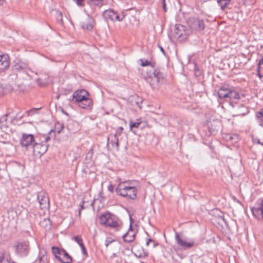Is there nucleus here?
<instances>
[{
    "instance_id": "1",
    "label": "nucleus",
    "mask_w": 263,
    "mask_h": 263,
    "mask_svg": "<svg viewBox=\"0 0 263 263\" xmlns=\"http://www.w3.org/2000/svg\"><path fill=\"white\" fill-rule=\"evenodd\" d=\"M69 100L83 109H90L93 105L92 100L89 98V93L85 89L75 91Z\"/></svg>"
},
{
    "instance_id": "2",
    "label": "nucleus",
    "mask_w": 263,
    "mask_h": 263,
    "mask_svg": "<svg viewBox=\"0 0 263 263\" xmlns=\"http://www.w3.org/2000/svg\"><path fill=\"white\" fill-rule=\"evenodd\" d=\"M100 224L105 227H108L116 231H120L123 226L121 220L116 215L107 212L100 216Z\"/></svg>"
},
{
    "instance_id": "3",
    "label": "nucleus",
    "mask_w": 263,
    "mask_h": 263,
    "mask_svg": "<svg viewBox=\"0 0 263 263\" xmlns=\"http://www.w3.org/2000/svg\"><path fill=\"white\" fill-rule=\"evenodd\" d=\"M133 181L120 182L115 191L118 195L128 199L135 200L137 198V189L133 186Z\"/></svg>"
},
{
    "instance_id": "4",
    "label": "nucleus",
    "mask_w": 263,
    "mask_h": 263,
    "mask_svg": "<svg viewBox=\"0 0 263 263\" xmlns=\"http://www.w3.org/2000/svg\"><path fill=\"white\" fill-rule=\"evenodd\" d=\"M145 80L149 84L153 89L158 88L164 82V76L159 69H152L144 77Z\"/></svg>"
},
{
    "instance_id": "5",
    "label": "nucleus",
    "mask_w": 263,
    "mask_h": 263,
    "mask_svg": "<svg viewBox=\"0 0 263 263\" xmlns=\"http://www.w3.org/2000/svg\"><path fill=\"white\" fill-rule=\"evenodd\" d=\"M187 23L189 27L193 31L200 32L205 28L203 20L198 17H190L187 21Z\"/></svg>"
},
{
    "instance_id": "6",
    "label": "nucleus",
    "mask_w": 263,
    "mask_h": 263,
    "mask_svg": "<svg viewBox=\"0 0 263 263\" xmlns=\"http://www.w3.org/2000/svg\"><path fill=\"white\" fill-rule=\"evenodd\" d=\"M35 141L33 135L23 133L20 139V144L22 148L28 149L32 148Z\"/></svg>"
},
{
    "instance_id": "7",
    "label": "nucleus",
    "mask_w": 263,
    "mask_h": 263,
    "mask_svg": "<svg viewBox=\"0 0 263 263\" xmlns=\"http://www.w3.org/2000/svg\"><path fill=\"white\" fill-rule=\"evenodd\" d=\"M189 35V31L186 27L181 24H177L175 26L174 37L179 42L185 40Z\"/></svg>"
},
{
    "instance_id": "8",
    "label": "nucleus",
    "mask_w": 263,
    "mask_h": 263,
    "mask_svg": "<svg viewBox=\"0 0 263 263\" xmlns=\"http://www.w3.org/2000/svg\"><path fill=\"white\" fill-rule=\"evenodd\" d=\"M175 240L178 248L180 250H185L190 249L195 246V242L193 239L186 241L183 239L178 233H175Z\"/></svg>"
},
{
    "instance_id": "9",
    "label": "nucleus",
    "mask_w": 263,
    "mask_h": 263,
    "mask_svg": "<svg viewBox=\"0 0 263 263\" xmlns=\"http://www.w3.org/2000/svg\"><path fill=\"white\" fill-rule=\"evenodd\" d=\"M230 105L233 108V117L243 116L249 112L248 108L242 104H238L237 103L234 104L233 102H231Z\"/></svg>"
},
{
    "instance_id": "10",
    "label": "nucleus",
    "mask_w": 263,
    "mask_h": 263,
    "mask_svg": "<svg viewBox=\"0 0 263 263\" xmlns=\"http://www.w3.org/2000/svg\"><path fill=\"white\" fill-rule=\"evenodd\" d=\"M212 216L211 220L221 226L226 223L223 213L219 209H213L210 213Z\"/></svg>"
},
{
    "instance_id": "11",
    "label": "nucleus",
    "mask_w": 263,
    "mask_h": 263,
    "mask_svg": "<svg viewBox=\"0 0 263 263\" xmlns=\"http://www.w3.org/2000/svg\"><path fill=\"white\" fill-rule=\"evenodd\" d=\"M16 254L20 257L26 256L29 253V246L28 242H19L14 246Z\"/></svg>"
},
{
    "instance_id": "12",
    "label": "nucleus",
    "mask_w": 263,
    "mask_h": 263,
    "mask_svg": "<svg viewBox=\"0 0 263 263\" xmlns=\"http://www.w3.org/2000/svg\"><path fill=\"white\" fill-rule=\"evenodd\" d=\"M251 211L256 218L263 219V198L258 199V202L256 203L253 207L251 208Z\"/></svg>"
},
{
    "instance_id": "13",
    "label": "nucleus",
    "mask_w": 263,
    "mask_h": 263,
    "mask_svg": "<svg viewBox=\"0 0 263 263\" xmlns=\"http://www.w3.org/2000/svg\"><path fill=\"white\" fill-rule=\"evenodd\" d=\"M48 146L43 142L39 143L35 141L31 149L34 155L41 156L47 152Z\"/></svg>"
},
{
    "instance_id": "14",
    "label": "nucleus",
    "mask_w": 263,
    "mask_h": 263,
    "mask_svg": "<svg viewBox=\"0 0 263 263\" xmlns=\"http://www.w3.org/2000/svg\"><path fill=\"white\" fill-rule=\"evenodd\" d=\"M37 199L40 203L41 209H44L49 207V199L47 193L43 191L37 194Z\"/></svg>"
},
{
    "instance_id": "15",
    "label": "nucleus",
    "mask_w": 263,
    "mask_h": 263,
    "mask_svg": "<svg viewBox=\"0 0 263 263\" xmlns=\"http://www.w3.org/2000/svg\"><path fill=\"white\" fill-rule=\"evenodd\" d=\"M103 16L106 20H110L112 21H121L124 17V16H121L118 14V13L114 11L113 10L108 9L105 10L103 13Z\"/></svg>"
},
{
    "instance_id": "16",
    "label": "nucleus",
    "mask_w": 263,
    "mask_h": 263,
    "mask_svg": "<svg viewBox=\"0 0 263 263\" xmlns=\"http://www.w3.org/2000/svg\"><path fill=\"white\" fill-rule=\"evenodd\" d=\"M110 144L111 145V148L116 149L118 151L119 149V139L117 134H110L107 138V146L110 148Z\"/></svg>"
},
{
    "instance_id": "17",
    "label": "nucleus",
    "mask_w": 263,
    "mask_h": 263,
    "mask_svg": "<svg viewBox=\"0 0 263 263\" xmlns=\"http://www.w3.org/2000/svg\"><path fill=\"white\" fill-rule=\"evenodd\" d=\"M39 77L36 79V83L40 87H45L49 84V76L45 72L40 71L39 73H36Z\"/></svg>"
},
{
    "instance_id": "18",
    "label": "nucleus",
    "mask_w": 263,
    "mask_h": 263,
    "mask_svg": "<svg viewBox=\"0 0 263 263\" xmlns=\"http://www.w3.org/2000/svg\"><path fill=\"white\" fill-rule=\"evenodd\" d=\"M9 64V57L8 54L0 55V73L8 69Z\"/></svg>"
},
{
    "instance_id": "19",
    "label": "nucleus",
    "mask_w": 263,
    "mask_h": 263,
    "mask_svg": "<svg viewBox=\"0 0 263 263\" xmlns=\"http://www.w3.org/2000/svg\"><path fill=\"white\" fill-rule=\"evenodd\" d=\"M136 233L134 231L132 228V223L130 224L129 229L125 234H124L122 237L124 239V241L127 242H131L133 241L135 239Z\"/></svg>"
},
{
    "instance_id": "20",
    "label": "nucleus",
    "mask_w": 263,
    "mask_h": 263,
    "mask_svg": "<svg viewBox=\"0 0 263 263\" xmlns=\"http://www.w3.org/2000/svg\"><path fill=\"white\" fill-rule=\"evenodd\" d=\"M94 24V19L89 16H88L86 21L81 22V26L88 30H91L93 27Z\"/></svg>"
},
{
    "instance_id": "21",
    "label": "nucleus",
    "mask_w": 263,
    "mask_h": 263,
    "mask_svg": "<svg viewBox=\"0 0 263 263\" xmlns=\"http://www.w3.org/2000/svg\"><path fill=\"white\" fill-rule=\"evenodd\" d=\"M230 99V102H233L234 104L237 103L236 101L239 100L240 97V93L235 90H230L228 98Z\"/></svg>"
},
{
    "instance_id": "22",
    "label": "nucleus",
    "mask_w": 263,
    "mask_h": 263,
    "mask_svg": "<svg viewBox=\"0 0 263 263\" xmlns=\"http://www.w3.org/2000/svg\"><path fill=\"white\" fill-rule=\"evenodd\" d=\"M15 64L13 67L14 71H20L25 69L27 67V64L19 60H15Z\"/></svg>"
},
{
    "instance_id": "23",
    "label": "nucleus",
    "mask_w": 263,
    "mask_h": 263,
    "mask_svg": "<svg viewBox=\"0 0 263 263\" xmlns=\"http://www.w3.org/2000/svg\"><path fill=\"white\" fill-rule=\"evenodd\" d=\"M220 127V123L218 121H213L209 125V130L211 134H216Z\"/></svg>"
},
{
    "instance_id": "24",
    "label": "nucleus",
    "mask_w": 263,
    "mask_h": 263,
    "mask_svg": "<svg viewBox=\"0 0 263 263\" xmlns=\"http://www.w3.org/2000/svg\"><path fill=\"white\" fill-rule=\"evenodd\" d=\"M230 89H228L226 86H222L219 88L218 91V95L220 98H228L229 93Z\"/></svg>"
},
{
    "instance_id": "25",
    "label": "nucleus",
    "mask_w": 263,
    "mask_h": 263,
    "mask_svg": "<svg viewBox=\"0 0 263 263\" xmlns=\"http://www.w3.org/2000/svg\"><path fill=\"white\" fill-rule=\"evenodd\" d=\"M255 120L257 124L263 127V107L256 112Z\"/></svg>"
},
{
    "instance_id": "26",
    "label": "nucleus",
    "mask_w": 263,
    "mask_h": 263,
    "mask_svg": "<svg viewBox=\"0 0 263 263\" xmlns=\"http://www.w3.org/2000/svg\"><path fill=\"white\" fill-rule=\"evenodd\" d=\"M38 259V263H49V261L48 256L45 251H40Z\"/></svg>"
},
{
    "instance_id": "27",
    "label": "nucleus",
    "mask_w": 263,
    "mask_h": 263,
    "mask_svg": "<svg viewBox=\"0 0 263 263\" xmlns=\"http://www.w3.org/2000/svg\"><path fill=\"white\" fill-rule=\"evenodd\" d=\"M64 251L63 249H60L57 247H52V252L54 254L55 257L58 259L59 260L61 258L63 252Z\"/></svg>"
},
{
    "instance_id": "28",
    "label": "nucleus",
    "mask_w": 263,
    "mask_h": 263,
    "mask_svg": "<svg viewBox=\"0 0 263 263\" xmlns=\"http://www.w3.org/2000/svg\"><path fill=\"white\" fill-rule=\"evenodd\" d=\"M221 10L227 8L232 0H216Z\"/></svg>"
},
{
    "instance_id": "29",
    "label": "nucleus",
    "mask_w": 263,
    "mask_h": 263,
    "mask_svg": "<svg viewBox=\"0 0 263 263\" xmlns=\"http://www.w3.org/2000/svg\"><path fill=\"white\" fill-rule=\"evenodd\" d=\"M132 102L133 104L135 103L139 108H141V104L142 103V99L138 96L135 95L132 97Z\"/></svg>"
},
{
    "instance_id": "30",
    "label": "nucleus",
    "mask_w": 263,
    "mask_h": 263,
    "mask_svg": "<svg viewBox=\"0 0 263 263\" xmlns=\"http://www.w3.org/2000/svg\"><path fill=\"white\" fill-rule=\"evenodd\" d=\"M42 224L46 230H50L51 229L52 221L49 218H45L42 222Z\"/></svg>"
},
{
    "instance_id": "31",
    "label": "nucleus",
    "mask_w": 263,
    "mask_h": 263,
    "mask_svg": "<svg viewBox=\"0 0 263 263\" xmlns=\"http://www.w3.org/2000/svg\"><path fill=\"white\" fill-rule=\"evenodd\" d=\"M78 6H82L84 0H73ZM94 5L99 6L102 3L103 0H90Z\"/></svg>"
},
{
    "instance_id": "32",
    "label": "nucleus",
    "mask_w": 263,
    "mask_h": 263,
    "mask_svg": "<svg viewBox=\"0 0 263 263\" xmlns=\"http://www.w3.org/2000/svg\"><path fill=\"white\" fill-rule=\"evenodd\" d=\"M55 16L56 17L57 21L58 23L62 24L63 23L62 13L59 10H56Z\"/></svg>"
},
{
    "instance_id": "33",
    "label": "nucleus",
    "mask_w": 263,
    "mask_h": 263,
    "mask_svg": "<svg viewBox=\"0 0 263 263\" xmlns=\"http://www.w3.org/2000/svg\"><path fill=\"white\" fill-rule=\"evenodd\" d=\"M8 114H7L5 116L0 118V127L2 128L3 126L8 127V125L7 123Z\"/></svg>"
},
{
    "instance_id": "34",
    "label": "nucleus",
    "mask_w": 263,
    "mask_h": 263,
    "mask_svg": "<svg viewBox=\"0 0 263 263\" xmlns=\"http://www.w3.org/2000/svg\"><path fill=\"white\" fill-rule=\"evenodd\" d=\"M141 123V122L140 121V119H137L136 122L130 121L129 127L130 129L132 130L133 128H138Z\"/></svg>"
},
{
    "instance_id": "35",
    "label": "nucleus",
    "mask_w": 263,
    "mask_h": 263,
    "mask_svg": "<svg viewBox=\"0 0 263 263\" xmlns=\"http://www.w3.org/2000/svg\"><path fill=\"white\" fill-rule=\"evenodd\" d=\"M140 61L141 62V65L142 66L145 67V66H151V67L153 68V69H154V65L153 63H152L145 59H141Z\"/></svg>"
},
{
    "instance_id": "36",
    "label": "nucleus",
    "mask_w": 263,
    "mask_h": 263,
    "mask_svg": "<svg viewBox=\"0 0 263 263\" xmlns=\"http://www.w3.org/2000/svg\"><path fill=\"white\" fill-rule=\"evenodd\" d=\"M93 155V149L91 148L86 154L85 159L87 161V162H89L92 160Z\"/></svg>"
},
{
    "instance_id": "37",
    "label": "nucleus",
    "mask_w": 263,
    "mask_h": 263,
    "mask_svg": "<svg viewBox=\"0 0 263 263\" xmlns=\"http://www.w3.org/2000/svg\"><path fill=\"white\" fill-rule=\"evenodd\" d=\"M55 128L58 133H60L64 128V124L59 122L55 123Z\"/></svg>"
},
{
    "instance_id": "38",
    "label": "nucleus",
    "mask_w": 263,
    "mask_h": 263,
    "mask_svg": "<svg viewBox=\"0 0 263 263\" xmlns=\"http://www.w3.org/2000/svg\"><path fill=\"white\" fill-rule=\"evenodd\" d=\"M59 261L62 263H71L72 261V259L71 256L64 257V258L61 257Z\"/></svg>"
},
{
    "instance_id": "39",
    "label": "nucleus",
    "mask_w": 263,
    "mask_h": 263,
    "mask_svg": "<svg viewBox=\"0 0 263 263\" xmlns=\"http://www.w3.org/2000/svg\"><path fill=\"white\" fill-rule=\"evenodd\" d=\"M135 255L139 258H144L147 256L148 253L143 250L141 252H139V254H135Z\"/></svg>"
},
{
    "instance_id": "40",
    "label": "nucleus",
    "mask_w": 263,
    "mask_h": 263,
    "mask_svg": "<svg viewBox=\"0 0 263 263\" xmlns=\"http://www.w3.org/2000/svg\"><path fill=\"white\" fill-rule=\"evenodd\" d=\"M72 239H73L76 242H77L79 244V245H80V244L83 242L81 237L79 235L75 236L72 238Z\"/></svg>"
},
{
    "instance_id": "41",
    "label": "nucleus",
    "mask_w": 263,
    "mask_h": 263,
    "mask_svg": "<svg viewBox=\"0 0 263 263\" xmlns=\"http://www.w3.org/2000/svg\"><path fill=\"white\" fill-rule=\"evenodd\" d=\"M114 240L112 239L110 237H107L105 242V245L106 247H107L109 244H110L112 242H113Z\"/></svg>"
},
{
    "instance_id": "42",
    "label": "nucleus",
    "mask_w": 263,
    "mask_h": 263,
    "mask_svg": "<svg viewBox=\"0 0 263 263\" xmlns=\"http://www.w3.org/2000/svg\"><path fill=\"white\" fill-rule=\"evenodd\" d=\"M253 142L254 144H260L263 146V141H261L259 139L254 138L253 139Z\"/></svg>"
},
{
    "instance_id": "43",
    "label": "nucleus",
    "mask_w": 263,
    "mask_h": 263,
    "mask_svg": "<svg viewBox=\"0 0 263 263\" xmlns=\"http://www.w3.org/2000/svg\"><path fill=\"white\" fill-rule=\"evenodd\" d=\"M36 110V109L35 108H33L29 110H27L26 111H25L24 116H25V115H27V116L32 115V114L35 112Z\"/></svg>"
},
{
    "instance_id": "44",
    "label": "nucleus",
    "mask_w": 263,
    "mask_h": 263,
    "mask_svg": "<svg viewBox=\"0 0 263 263\" xmlns=\"http://www.w3.org/2000/svg\"><path fill=\"white\" fill-rule=\"evenodd\" d=\"M52 132H53L52 130H51L50 132L48 133V135L45 136V140L44 142L47 143L48 141L50 140V137L49 135H50Z\"/></svg>"
},
{
    "instance_id": "45",
    "label": "nucleus",
    "mask_w": 263,
    "mask_h": 263,
    "mask_svg": "<svg viewBox=\"0 0 263 263\" xmlns=\"http://www.w3.org/2000/svg\"><path fill=\"white\" fill-rule=\"evenodd\" d=\"M84 203H85V201H82L80 203V209H79V216H80L81 215V211L82 210H83L84 208Z\"/></svg>"
},
{
    "instance_id": "46",
    "label": "nucleus",
    "mask_w": 263,
    "mask_h": 263,
    "mask_svg": "<svg viewBox=\"0 0 263 263\" xmlns=\"http://www.w3.org/2000/svg\"><path fill=\"white\" fill-rule=\"evenodd\" d=\"M108 190L111 193H113L114 191L115 187L114 185L110 184L107 187Z\"/></svg>"
},
{
    "instance_id": "47",
    "label": "nucleus",
    "mask_w": 263,
    "mask_h": 263,
    "mask_svg": "<svg viewBox=\"0 0 263 263\" xmlns=\"http://www.w3.org/2000/svg\"><path fill=\"white\" fill-rule=\"evenodd\" d=\"M161 3L162 5V8L164 12L166 11L165 0H161Z\"/></svg>"
},
{
    "instance_id": "48",
    "label": "nucleus",
    "mask_w": 263,
    "mask_h": 263,
    "mask_svg": "<svg viewBox=\"0 0 263 263\" xmlns=\"http://www.w3.org/2000/svg\"><path fill=\"white\" fill-rule=\"evenodd\" d=\"M151 242H153V246H154V247H155L156 246L154 240H153L151 238H149V239H147V241H146V246H148Z\"/></svg>"
},
{
    "instance_id": "49",
    "label": "nucleus",
    "mask_w": 263,
    "mask_h": 263,
    "mask_svg": "<svg viewBox=\"0 0 263 263\" xmlns=\"http://www.w3.org/2000/svg\"><path fill=\"white\" fill-rule=\"evenodd\" d=\"M70 125H71L70 123H69V124H68L67 125V129H68L69 132H70L71 133H76V132H77V130H74V129H71V127H70Z\"/></svg>"
},
{
    "instance_id": "50",
    "label": "nucleus",
    "mask_w": 263,
    "mask_h": 263,
    "mask_svg": "<svg viewBox=\"0 0 263 263\" xmlns=\"http://www.w3.org/2000/svg\"><path fill=\"white\" fill-rule=\"evenodd\" d=\"M62 252H63L62 256V258H64V257H70L71 256L69 255V254L64 249V251H62Z\"/></svg>"
},
{
    "instance_id": "51",
    "label": "nucleus",
    "mask_w": 263,
    "mask_h": 263,
    "mask_svg": "<svg viewBox=\"0 0 263 263\" xmlns=\"http://www.w3.org/2000/svg\"><path fill=\"white\" fill-rule=\"evenodd\" d=\"M263 64V57L259 59L258 63V68L259 69L261 65Z\"/></svg>"
},
{
    "instance_id": "52",
    "label": "nucleus",
    "mask_w": 263,
    "mask_h": 263,
    "mask_svg": "<svg viewBox=\"0 0 263 263\" xmlns=\"http://www.w3.org/2000/svg\"><path fill=\"white\" fill-rule=\"evenodd\" d=\"M122 130H123V128L122 127H120L118 128L116 133L117 134V136L120 135V133L122 132Z\"/></svg>"
},
{
    "instance_id": "53",
    "label": "nucleus",
    "mask_w": 263,
    "mask_h": 263,
    "mask_svg": "<svg viewBox=\"0 0 263 263\" xmlns=\"http://www.w3.org/2000/svg\"><path fill=\"white\" fill-rule=\"evenodd\" d=\"M82 251L83 254L84 255H86L87 254V250H86V249L85 247H84V248H83V249H82Z\"/></svg>"
},
{
    "instance_id": "54",
    "label": "nucleus",
    "mask_w": 263,
    "mask_h": 263,
    "mask_svg": "<svg viewBox=\"0 0 263 263\" xmlns=\"http://www.w3.org/2000/svg\"><path fill=\"white\" fill-rule=\"evenodd\" d=\"M159 47L160 50H161V52H162L164 54H165V51H164V50L162 46H160V45H159Z\"/></svg>"
},
{
    "instance_id": "55",
    "label": "nucleus",
    "mask_w": 263,
    "mask_h": 263,
    "mask_svg": "<svg viewBox=\"0 0 263 263\" xmlns=\"http://www.w3.org/2000/svg\"><path fill=\"white\" fill-rule=\"evenodd\" d=\"M79 246H80V247H81V249H82L83 248H84V247H85V246H84V243H83V242H82V243L80 244V245H79Z\"/></svg>"
},
{
    "instance_id": "56",
    "label": "nucleus",
    "mask_w": 263,
    "mask_h": 263,
    "mask_svg": "<svg viewBox=\"0 0 263 263\" xmlns=\"http://www.w3.org/2000/svg\"><path fill=\"white\" fill-rule=\"evenodd\" d=\"M258 76L260 78V79H261V78L262 77V76L259 72H258Z\"/></svg>"
},
{
    "instance_id": "57",
    "label": "nucleus",
    "mask_w": 263,
    "mask_h": 263,
    "mask_svg": "<svg viewBox=\"0 0 263 263\" xmlns=\"http://www.w3.org/2000/svg\"><path fill=\"white\" fill-rule=\"evenodd\" d=\"M17 114H16V115H15V116L13 117H12V120L16 119L17 118Z\"/></svg>"
},
{
    "instance_id": "58",
    "label": "nucleus",
    "mask_w": 263,
    "mask_h": 263,
    "mask_svg": "<svg viewBox=\"0 0 263 263\" xmlns=\"http://www.w3.org/2000/svg\"><path fill=\"white\" fill-rule=\"evenodd\" d=\"M4 0H0V5L3 4Z\"/></svg>"
},
{
    "instance_id": "59",
    "label": "nucleus",
    "mask_w": 263,
    "mask_h": 263,
    "mask_svg": "<svg viewBox=\"0 0 263 263\" xmlns=\"http://www.w3.org/2000/svg\"><path fill=\"white\" fill-rule=\"evenodd\" d=\"M59 98H60V96H59V95H58V96H57V98L58 99H59Z\"/></svg>"
},
{
    "instance_id": "60",
    "label": "nucleus",
    "mask_w": 263,
    "mask_h": 263,
    "mask_svg": "<svg viewBox=\"0 0 263 263\" xmlns=\"http://www.w3.org/2000/svg\"><path fill=\"white\" fill-rule=\"evenodd\" d=\"M232 139V137L231 136H229V139L231 140Z\"/></svg>"
},
{
    "instance_id": "61",
    "label": "nucleus",
    "mask_w": 263,
    "mask_h": 263,
    "mask_svg": "<svg viewBox=\"0 0 263 263\" xmlns=\"http://www.w3.org/2000/svg\"><path fill=\"white\" fill-rule=\"evenodd\" d=\"M23 116H22L20 117H19V118H20V119H21V118H23Z\"/></svg>"
},
{
    "instance_id": "62",
    "label": "nucleus",
    "mask_w": 263,
    "mask_h": 263,
    "mask_svg": "<svg viewBox=\"0 0 263 263\" xmlns=\"http://www.w3.org/2000/svg\"><path fill=\"white\" fill-rule=\"evenodd\" d=\"M260 48H263V45L260 46Z\"/></svg>"
}]
</instances>
